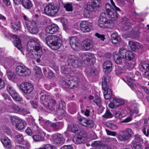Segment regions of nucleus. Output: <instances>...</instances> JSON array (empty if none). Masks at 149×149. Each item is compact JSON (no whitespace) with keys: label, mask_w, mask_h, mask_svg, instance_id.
Wrapping results in <instances>:
<instances>
[{"label":"nucleus","mask_w":149,"mask_h":149,"mask_svg":"<svg viewBox=\"0 0 149 149\" xmlns=\"http://www.w3.org/2000/svg\"><path fill=\"white\" fill-rule=\"evenodd\" d=\"M7 90L10 94L15 100L19 101L22 100V97L13 90L11 86L8 85L7 87Z\"/></svg>","instance_id":"obj_18"},{"label":"nucleus","mask_w":149,"mask_h":149,"mask_svg":"<svg viewBox=\"0 0 149 149\" xmlns=\"http://www.w3.org/2000/svg\"><path fill=\"white\" fill-rule=\"evenodd\" d=\"M24 26L27 28L28 31L32 34H36L38 31V27L34 21H27Z\"/></svg>","instance_id":"obj_11"},{"label":"nucleus","mask_w":149,"mask_h":149,"mask_svg":"<svg viewBox=\"0 0 149 149\" xmlns=\"http://www.w3.org/2000/svg\"><path fill=\"white\" fill-rule=\"evenodd\" d=\"M36 129L35 131L36 134L32 136L34 141L36 142H40L45 140V137L46 133L43 130L36 126Z\"/></svg>","instance_id":"obj_5"},{"label":"nucleus","mask_w":149,"mask_h":149,"mask_svg":"<svg viewBox=\"0 0 149 149\" xmlns=\"http://www.w3.org/2000/svg\"><path fill=\"white\" fill-rule=\"evenodd\" d=\"M53 141L55 144L60 143L63 140V137L61 134L56 133L52 136Z\"/></svg>","instance_id":"obj_23"},{"label":"nucleus","mask_w":149,"mask_h":149,"mask_svg":"<svg viewBox=\"0 0 149 149\" xmlns=\"http://www.w3.org/2000/svg\"><path fill=\"white\" fill-rule=\"evenodd\" d=\"M112 63L111 61H107L103 64V71L105 72L108 73L112 70Z\"/></svg>","instance_id":"obj_25"},{"label":"nucleus","mask_w":149,"mask_h":149,"mask_svg":"<svg viewBox=\"0 0 149 149\" xmlns=\"http://www.w3.org/2000/svg\"><path fill=\"white\" fill-rule=\"evenodd\" d=\"M82 61H86L88 64H93L95 61V58L93 54L86 52L81 55Z\"/></svg>","instance_id":"obj_16"},{"label":"nucleus","mask_w":149,"mask_h":149,"mask_svg":"<svg viewBox=\"0 0 149 149\" xmlns=\"http://www.w3.org/2000/svg\"><path fill=\"white\" fill-rule=\"evenodd\" d=\"M47 123H48L50 124V126L55 130H56L57 129V126H58V124L60 123V122H57L56 123H52L50 122H48Z\"/></svg>","instance_id":"obj_54"},{"label":"nucleus","mask_w":149,"mask_h":149,"mask_svg":"<svg viewBox=\"0 0 149 149\" xmlns=\"http://www.w3.org/2000/svg\"><path fill=\"white\" fill-rule=\"evenodd\" d=\"M98 7L99 6H97V5L93 3L91 4H87L84 12V16L86 18L89 17H90L91 13L95 11Z\"/></svg>","instance_id":"obj_14"},{"label":"nucleus","mask_w":149,"mask_h":149,"mask_svg":"<svg viewBox=\"0 0 149 149\" xmlns=\"http://www.w3.org/2000/svg\"><path fill=\"white\" fill-rule=\"evenodd\" d=\"M113 102L115 104L116 107L123 105L125 103L124 101L120 98H115L113 100Z\"/></svg>","instance_id":"obj_39"},{"label":"nucleus","mask_w":149,"mask_h":149,"mask_svg":"<svg viewBox=\"0 0 149 149\" xmlns=\"http://www.w3.org/2000/svg\"><path fill=\"white\" fill-rule=\"evenodd\" d=\"M36 51V53H35L33 49L28 48L26 53V57L29 59L30 58L34 59L36 58V57L37 56H38V58L40 57L41 56H39L37 55V54L38 53Z\"/></svg>","instance_id":"obj_24"},{"label":"nucleus","mask_w":149,"mask_h":149,"mask_svg":"<svg viewBox=\"0 0 149 149\" xmlns=\"http://www.w3.org/2000/svg\"><path fill=\"white\" fill-rule=\"evenodd\" d=\"M140 69L144 72V77L149 79V63L145 62H141V63Z\"/></svg>","instance_id":"obj_20"},{"label":"nucleus","mask_w":149,"mask_h":149,"mask_svg":"<svg viewBox=\"0 0 149 149\" xmlns=\"http://www.w3.org/2000/svg\"><path fill=\"white\" fill-rule=\"evenodd\" d=\"M36 149H57L54 145L48 143H46L43 145L42 147L36 148Z\"/></svg>","instance_id":"obj_40"},{"label":"nucleus","mask_w":149,"mask_h":149,"mask_svg":"<svg viewBox=\"0 0 149 149\" xmlns=\"http://www.w3.org/2000/svg\"><path fill=\"white\" fill-rule=\"evenodd\" d=\"M15 71L17 75L20 77L27 76L31 73L30 70L24 65L17 66Z\"/></svg>","instance_id":"obj_7"},{"label":"nucleus","mask_w":149,"mask_h":149,"mask_svg":"<svg viewBox=\"0 0 149 149\" xmlns=\"http://www.w3.org/2000/svg\"><path fill=\"white\" fill-rule=\"evenodd\" d=\"M27 46L28 48L32 49L36 51L38 53L37 54V56H40L42 55V52L39 42L37 38L30 39L27 44Z\"/></svg>","instance_id":"obj_3"},{"label":"nucleus","mask_w":149,"mask_h":149,"mask_svg":"<svg viewBox=\"0 0 149 149\" xmlns=\"http://www.w3.org/2000/svg\"><path fill=\"white\" fill-rule=\"evenodd\" d=\"M6 74L8 79L13 82H16L17 78L14 72L9 70H7Z\"/></svg>","instance_id":"obj_28"},{"label":"nucleus","mask_w":149,"mask_h":149,"mask_svg":"<svg viewBox=\"0 0 149 149\" xmlns=\"http://www.w3.org/2000/svg\"><path fill=\"white\" fill-rule=\"evenodd\" d=\"M135 54L132 52L128 51L125 56V59L128 60H132L134 59Z\"/></svg>","instance_id":"obj_38"},{"label":"nucleus","mask_w":149,"mask_h":149,"mask_svg":"<svg viewBox=\"0 0 149 149\" xmlns=\"http://www.w3.org/2000/svg\"><path fill=\"white\" fill-rule=\"evenodd\" d=\"M82 113L86 116H88L90 114V111L88 109H82L81 110Z\"/></svg>","instance_id":"obj_59"},{"label":"nucleus","mask_w":149,"mask_h":149,"mask_svg":"<svg viewBox=\"0 0 149 149\" xmlns=\"http://www.w3.org/2000/svg\"><path fill=\"white\" fill-rule=\"evenodd\" d=\"M59 7L56 6L52 3L47 5L44 8L45 14L49 16H53L58 13Z\"/></svg>","instance_id":"obj_6"},{"label":"nucleus","mask_w":149,"mask_h":149,"mask_svg":"<svg viewBox=\"0 0 149 149\" xmlns=\"http://www.w3.org/2000/svg\"><path fill=\"white\" fill-rule=\"evenodd\" d=\"M130 80H127V84L131 88H135L136 87V85L132 82L130 81Z\"/></svg>","instance_id":"obj_63"},{"label":"nucleus","mask_w":149,"mask_h":149,"mask_svg":"<svg viewBox=\"0 0 149 149\" xmlns=\"http://www.w3.org/2000/svg\"><path fill=\"white\" fill-rule=\"evenodd\" d=\"M107 134L108 135L115 136L117 134L116 132L115 131H111L107 130H106Z\"/></svg>","instance_id":"obj_61"},{"label":"nucleus","mask_w":149,"mask_h":149,"mask_svg":"<svg viewBox=\"0 0 149 149\" xmlns=\"http://www.w3.org/2000/svg\"><path fill=\"white\" fill-rule=\"evenodd\" d=\"M82 46L84 51H87L91 49L93 46V42L91 39H86L82 42Z\"/></svg>","instance_id":"obj_19"},{"label":"nucleus","mask_w":149,"mask_h":149,"mask_svg":"<svg viewBox=\"0 0 149 149\" xmlns=\"http://www.w3.org/2000/svg\"><path fill=\"white\" fill-rule=\"evenodd\" d=\"M43 72L45 75L49 78H52L54 76L52 71L51 70H49L48 68H43Z\"/></svg>","instance_id":"obj_34"},{"label":"nucleus","mask_w":149,"mask_h":149,"mask_svg":"<svg viewBox=\"0 0 149 149\" xmlns=\"http://www.w3.org/2000/svg\"><path fill=\"white\" fill-rule=\"evenodd\" d=\"M3 96L5 100L7 103L10 104L12 103V102L11 98L8 96L7 94H4Z\"/></svg>","instance_id":"obj_55"},{"label":"nucleus","mask_w":149,"mask_h":149,"mask_svg":"<svg viewBox=\"0 0 149 149\" xmlns=\"http://www.w3.org/2000/svg\"><path fill=\"white\" fill-rule=\"evenodd\" d=\"M40 101L48 109L52 111L57 108V106L56 100L47 95H43L40 97Z\"/></svg>","instance_id":"obj_2"},{"label":"nucleus","mask_w":149,"mask_h":149,"mask_svg":"<svg viewBox=\"0 0 149 149\" xmlns=\"http://www.w3.org/2000/svg\"><path fill=\"white\" fill-rule=\"evenodd\" d=\"M20 90L26 95L31 93L34 88L33 86L30 83L25 82L21 83L19 86Z\"/></svg>","instance_id":"obj_8"},{"label":"nucleus","mask_w":149,"mask_h":149,"mask_svg":"<svg viewBox=\"0 0 149 149\" xmlns=\"http://www.w3.org/2000/svg\"><path fill=\"white\" fill-rule=\"evenodd\" d=\"M74 56H70L68 60V64L69 65L72 66L74 68H78V65L77 64L78 61L74 59Z\"/></svg>","instance_id":"obj_27"},{"label":"nucleus","mask_w":149,"mask_h":149,"mask_svg":"<svg viewBox=\"0 0 149 149\" xmlns=\"http://www.w3.org/2000/svg\"><path fill=\"white\" fill-rule=\"evenodd\" d=\"M21 3L23 6L27 9H30L32 6L30 0H22Z\"/></svg>","instance_id":"obj_35"},{"label":"nucleus","mask_w":149,"mask_h":149,"mask_svg":"<svg viewBox=\"0 0 149 149\" xmlns=\"http://www.w3.org/2000/svg\"><path fill=\"white\" fill-rule=\"evenodd\" d=\"M91 145L93 147H95L97 148H100L99 149H100L102 146L103 145L101 141H96L92 142Z\"/></svg>","instance_id":"obj_46"},{"label":"nucleus","mask_w":149,"mask_h":149,"mask_svg":"<svg viewBox=\"0 0 149 149\" xmlns=\"http://www.w3.org/2000/svg\"><path fill=\"white\" fill-rule=\"evenodd\" d=\"M40 38L42 40L46 39L47 45L53 49H57L59 48L62 45L61 39V35L49 36L47 37V35L44 33H41L39 34Z\"/></svg>","instance_id":"obj_1"},{"label":"nucleus","mask_w":149,"mask_h":149,"mask_svg":"<svg viewBox=\"0 0 149 149\" xmlns=\"http://www.w3.org/2000/svg\"><path fill=\"white\" fill-rule=\"evenodd\" d=\"M64 6L66 10L68 11H72L73 10L72 6L70 3H67L64 5Z\"/></svg>","instance_id":"obj_48"},{"label":"nucleus","mask_w":149,"mask_h":149,"mask_svg":"<svg viewBox=\"0 0 149 149\" xmlns=\"http://www.w3.org/2000/svg\"><path fill=\"white\" fill-rule=\"evenodd\" d=\"M128 51L124 47L120 48L118 50V54L125 58Z\"/></svg>","instance_id":"obj_41"},{"label":"nucleus","mask_w":149,"mask_h":149,"mask_svg":"<svg viewBox=\"0 0 149 149\" xmlns=\"http://www.w3.org/2000/svg\"><path fill=\"white\" fill-rule=\"evenodd\" d=\"M80 26L81 30L83 32H88L92 29L91 24L87 21H83L81 23Z\"/></svg>","instance_id":"obj_21"},{"label":"nucleus","mask_w":149,"mask_h":149,"mask_svg":"<svg viewBox=\"0 0 149 149\" xmlns=\"http://www.w3.org/2000/svg\"><path fill=\"white\" fill-rule=\"evenodd\" d=\"M134 137L136 142L138 141L140 143H143V139L141 136L138 134H136L135 135Z\"/></svg>","instance_id":"obj_52"},{"label":"nucleus","mask_w":149,"mask_h":149,"mask_svg":"<svg viewBox=\"0 0 149 149\" xmlns=\"http://www.w3.org/2000/svg\"><path fill=\"white\" fill-rule=\"evenodd\" d=\"M77 121L80 125L90 128L92 127L94 125V123L93 121L81 116L78 117Z\"/></svg>","instance_id":"obj_12"},{"label":"nucleus","mask_w":149,"mask_h":149,"mask_svg":"<svg viewBox=\"0 0 149 149\" xmlns=\"http://www.w3.org/2000/svg\"><path fill=\"white\" fill-rule=\"evenodd\" d=\"M100 149H116V148L115 146H113L112 148L108 145L103 144Z\"/></svg>","instance_id":"obj_60"},{"label":"nucleus","mask_w":149,"mask_h":149,"mask_svg":"<svg viewBox=\"0 0 149 149\" xmlns=\"http://www.w3.org/2000/svg\"><path fill=\"white\" fill-rule=\"evenodd\" d=\"M110 1L112 5V6H111L112 8H115V9H116V11H120V8L116 6L113 0H110Z\"/></svg>","instance_id":"obj_62"},{"label":"nucleus","mask_w":149,"mask_h":149,"mask_svg":"<svg viewBox=\"0 0 149 149\" xmlns=\"http://www.w3.org/2000/svg\"><path fill=\"white\" fill-rule=\"evenodd\" d=\"M125 132L127 133V135L129 138H130L134 134L132 130L129 128L126 129L125 130Z\"/></svg>","instance_id":"obj_50"},{"label":"nucleus","mask_w":149,"mask_h":149,"mask_svg":"<svg viewBox=\"0 0 149 149\" xmlns=\"http://www.w3.org/2000/svg\"><path fill=\"white\" fill-rule=\"evenodd\" d=\"M126 19L125 18H123L124 20H126V21L124 22V28L125 30H127L129 29L130 25V23L128 21L126 20Z\"/></svg>","instance_id":"obj_56"},{"label":"nucleus","mask_w":149,"mask_h":149,"mask_svg":"<svg viewBox=\"0 0 149 149\" xmlns=\"http://www.w3.org/2000/svg\"><path fill=\"white\" fill-rule=\"evenodd\" d=\"M98 25L101 27L108 28V29L111 28L113 26V24L112 20L107 19L104 13L101 14L98 22Z\"/></svg>","instance_id":"obj_4"},{"label":"nucleus","mask_w":149,"mask_h":149,"mask_svg":"<svg viewBox=\"0 0 149 149\" xmlns=\"http://www.w3.org/2000/svg\"><path fill=\"white\" fill-rule=\"evenodd\" d=\"M113 58L115 62L118 64H121L123 63V61H124L125 58L123 57L118 55L117 54H116L115 53H113ZM124 64L123 65L125 68L129 69L130 68L131 64L129 63L127 61H124Z\"/></svg>","instance_id":"obj_15"},{"label":"nucleus","mask_w":149,"mask_h":149,"mask_svg":"<svg viewBox=\"0 0 149 149\" xmlns=\"http://www.w3.org/2000/svg\"><path fill=\"white\" fill-rule=\"evenodd\" d=\"M103 116L104 118H110L112 117V115L109 111L107 110L106 113L103 115Z\"/></svg>","instance_id":"obj_57"},{"label":"nucleus","mask_w":149,"mask_h":149,"mask_svg":"<svg viewBox=\"0 0 149 149\" xmlns=\"http://www.w3.org/2000/svg\"><path fill=\"white\" fill-rule=\"evenodd\" d=\"M58 28L56 24H52L48 26L45 29V31L47 33L53 34L57 31Z\"/></svg>","instance_id":"obj_22"},{"label":"nucleus","mask_w":149,"mask_h":149,"mask_svg":"<svg viewBox=\"0 0 149 149\" xmlns=\"http://www.w3.org/2000/svg\"><path fill=\"white\" fill-rule=\"evenodd\" d=\"M95 36L98 38L100 39V40L102 41H104L105 39L104 35H100L98 33H95Z\"/></svg>","instance_id":"obj_64"},{"label":"nucleus","mask_w":149,"mask_h":149,"mask_svg":"<svg viewBox=\"0 0 149 149\" xmlns=\"http://www.w3.org/2000/svg\"><path fill=\"white\" fill-rule=\"evenodd\" d=\"M1 141L4 146L6 148H10L12 146L10 139L7 137H4L1 139Z\"/></svg>","instance_id":"obj_31"},{"label":"nucleus","mask_w":149,"mask_h":149,"mask_svg":"<svg viewBox=\"0 0 149 149\" xmlns=\"http://www.w3.org/2000/svg\"><path fill=\"white\" fill-rule=\"evenodd\" d=\"M69 128L70 129V130L72 132H75L76 131H78L79 129V126L75 124L69 126Z\"/></svg>","instance_id":"obj_45"},{"label":"nucleus","mask_w":149,"mask_h":149,"mask_svg":"<svg viewBox=\"0 0 149 149\" xmlns=\"http://www.w3.org/2000/svg\"><path fill=\"white\" fill-rule=\"evenodd\" d=\"M102 88L103 89L106 88L107 87L109 86L110 81V78L108 75H105L102 79Z\"/></svg>","instance_id":"obj_26"},{"label":"nucleus","mask_w":149,"mask_h":149,"mask_svg":"<svg viewBox=\"0 0 149 149\" xmlns=\"http://www.w3.org/2000/svg\"><path fill=\"white\" fill-rule=\"evenodd\" d=\"M111 42L113 44H116L120 41V37L117 33H113L111 35Z\"/></svg>","instance_id":"obj_32"},{"label":"nucleus","mask_w":149,"mask_h":149,"mask_svg":"<svg viewBox=\"0 0 149 149\" xmlns=\"http://www.w3.org/2000/svg\"><path fill=\"white\" fill-rule=\"evenodd\" d=\"M129 45L131 49L134 51L136 49H138L140 47V44L138 42H134L133 41L129 42Z\"/></svg>","instance_id":"obj_33"},{"label":"nucleus","mask_w":149,"mask_h":149,"mask_svg":"<svg viewBox=\"0 0 149 149\" xmlns=\"http://www.w3.org/2000/svg\"><path fill=\"white\" fill-rule=\"evenodd\" d=\"M106 125L110 129L113 130H116L118 128V126L111 123H106Z\"/></svg>","instance_id":"obj_49"},{"label":"nucleus","mask_w":149,"mask_h":149,"mask_svg":"<svg viewBox=\"0 0 149 149\" xmlns=\"http://www.w3.org/2000/svg\"><path fill=\"white\" fill-rule=\"evenodd\" d=\"M85 72L91 76H94L97 74V72L95 69L87 68L85 70Z\"/></svg>","instance_id":"obj_37"},{"label":"nucleus","mask_w":149,"mask_h":149,"mask_svg":"<svg viewBox=\"0 0 149 149\" xmlns=\"http://www.w3.org/2000/svg\"><path fill=\"white\" fill-rule=\"evenodd\" d=\"M10 120L13 125L18 130H21L24 127V122L16 116H11Z\"/></svg>","instance_id":"obj_10"},{"label":"nucleus","mask_w":149,"mask_h":149,"mask_svg":"<svg viewBox=\"0 0 149 149\" xmlns=\"http://www.w3.org/2000/svg\"><path fill=\"white\" fill-rule=\"evenodd\" d=\"M73 141L76 144H78L83 143L84 140L81 136L74 137L73 139Z\"/></svg>","instance_id":"obj_44"},{"label":"nucleus","mask_w":149,"mask_h":149,"mask_svg":"<svg viewBox=\"0 0 149 149\" xmlns=\"http://www.w3.org/2000/svg\"><path fill=\"white\" fill-rule=\"evenodd\" d=\"M142 131L143 134L146 136H148L149 135V127L145 122L143 127Z\"/></svg>","instance_id":"obj_42"},{"label":"nucleus","mask_w":149,"mask_h":149,"mask_svg":"<svg viewBox=\"0 0 149 149\" xmlns=\"http://www.w3.org/2000/svg\"><path fill=\"white\" fill-rule=\"evenodd\" d=\"M71 48L75 50H79V43L78 42L79 39L76 36H70L69 38Z\"/></svg>","instance_id":"obj_17"},{"label":"nucleus","mask_w":149,"mask_h":149,"mask_svg":"<svg viewBox=\"0 0 149 149\" xmlns=\"http://www.w3.org/2000/svg\"><path fill=\"white\" fill-rule=\"evenodd\" d=\"M13 37L15 38L13 42L14 45L21 51L22 49V46L19 39L17 36L14 35Z\"/></svg>","instance_id":"obj_30"},{"label":"nucleus","mask_w":149,"mask_h":149,"mask_svg":"<svg viewBox=\"0 0 149 149\" xmlns=\"http://www.w3.org/2000/svg\"><path fill=\"white\" fill-rule=\"evenodd\" d=\"M11 104L8 106V111L9 112L19 113H25L27 114L29 113L28 112L25 113H24V109L20 108L17 105L13 103V102Z\"/></svg>","instance_id":"obj_13"},{"label":"nucleus","mask_w":149,"mask_h":149,"mask_svg":"<svg viewBox=\"0 0 149 149\" xmlns=\"http://www.w3.org/2000/svg\"><path fill=\"white\" fill-rule=\"evenodd\" d=\"M11 24L12 28L15 31L17 30L20 27V23L19 21L12 22Z\"/></svg>","instance_id":"obj_36"},{"label":"nucleus","mask_w":149,"mask_h":149,"mask_svg":"<svg viewBox=\"0 0 149 149\" xmlns=\"http://www.w3.org/2000/svg\"><path fill=\"white\" fill-rule=\"evenodd\" d=\"M9 61H8V59L7 58H3L0 60V63L4 67V68L7 69V66L8 64Z\"/></svg>","instance_id":"obj_47"},{"label":"nucleus","mask_w":149,"mask_h":149,"mask_svg":"<svg viewBox=\"0 0 149 149\" xmlns=\"http://www.w3.org/2000/svg\"><path fill=\"white\" fill-rule=\"evenodd\" d=\"M16 141L19 143H20L24 140L23 136L21 134H19L16 136Z\"/></svg>","instance_id":"obj_51"},{"label":"nucleus","mask_w":149,"mask_h":149,"mask_svg":"<svg viewBox=\"0 0 149 149\" xmlns=\"http://www.w3.org/2000/svg\"><path fill=\"white\" fill-rule=\"evenodd\" d=\"M106 12L107 15L109 17V20H111L112 21L114 19L117 18L118 15L116 12V10L115 8H112L111 4L107 3L106 5Z\"/></svg>","instance_id":"obj_9"},{"label":"nucleus","mask_w":149,"mask_h":149,"mask_svg":"<svg viewBox=\"0 0 149 149\" xmlns=\"http://www.w3.org/2000/svg\"><path fill=\"white\" fill-rule=\"evenodd\" d=\"M93 101L99 106H100L101 105V101L100 98L97 95H96L95 97V99Z\"/></svg>","instance_id":"obj_53"},{"label":"nucleus","mask_w":149,"mask_h":149,"mask_svg":"<svg viewBox=\"0 0 149 149\" xmlns=\"http://www.w3.org/2000/svg\"><path fill=\"white\" fill-rule=\"evenodd\" d=\"M143 143L136 142L133 144L132 149H142L143 148Z\"/></svg>","instance_id":"obj_43"},{"label":"nucleus","mask_w":149,"mask_h":149,"mask_svg":"<svg viewBox=\"0 0 149 149\" xmlns=\"http://www.w3.org/2000/svg\"><path fill=\"white\" fill-rule=\"evenodd\" d=\"M69 81H72L74 82H75L77 84H78L80 80L77 77H76L74 76L71 77Z\"/></svg>","instance_id":"obj_58"},{"label":"nucleus","mask_w":149,"mask_h":149,"mask_svg":"<svg viewBox=\"0 0 149 149\" xmlns=\"http://www.w3.org/2000/svg\"><path fill=\"white\" fill-rule=\"evenodd\" d=\"M117 139L120 141H125L129 138L125 131H120L117 136Z\"/></svg>","instance_id":"obj_29"}]
</instances>
